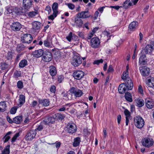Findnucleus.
<instances>
[{
  "label": "nucleus",
  "instance_id": "nucleus-39",
  "mask_svg": "<svg viewBox=\"0 0 154 154\" xmlns=\"http://www.w3.org/2000/svg\"><path fill=\"white\" fill-rule=\"evenodd\" d=\"M14 52L12 51H9L7 53L5 56L6 59L8 60H11L12 59L13 57Z\"/></svg>",
  "mask_w": 154,
  "mask_h": 154
},
{
  "label": "nucleus",
  "instance_id": "nucleus-58",
  "mask_svg": "<svg viewBox=\"0 0 154 154\" xmlns=\"http://www.w3.org/2000/svg\"><path fill=\"white\" fill-rule=\"evenodd\" d=\"M103 62V60L102 59H100L99 60H95L94 62V64H95L98 65L100 63H102Z\"/></svg>",
  "mask_w": 154,
  "mask_h": 154
},
{
  "label": "nucleus",
  "instance_id": "nucleus-25",
  "mask_svg": "<svg viewBox=\"0 0 154 154\" xmlns=\"http://www.w3.org/2000/svg\"><path fill=\"white\" fill-rule=\"evenodd\" d=\"M19 103L17 105L19 107H21L25 102V97L23 94H21L19 96Z\"/></svg>",
  "mask_w": 154,
  "mask_h": 154
},
{
  "label": "nucleus",
  "instance_id": "nucleus-21",
  "mask_svg": "<svg viewBox=\"0 0 154 154\" xmlns=\"http://www.w3.org/2000/svg\"><path fill=\"white\" fill-rule=\"evenodd\" d=\"M138 25V23L137 21H134L129 24V29L131 31H134L137 29Z\"/></svg>",
  "mask_w": 154,
  "mask_h": 154
},
{
  "label": "nucleus",
  "instance_id": "nucleus-32",
  "mask_svg": "<svg viewBox=\"0 0 154 154\" xmlns=\"http://www.w3.org/2000/svg\"><path fill=\"white\" fill-rule=\"evenodd\" d=\"M25 48V46L22 44H19L17 45L16 48V51L18 53L24 50Z\"/></svg>",
  "mask_w": 154,
  "mask_h": 154
},
{
  "label": "nucleus",
  "instance_id": "nucleus-52",
  "mask_svg": "<svg viewBox=\"0 0 154 154\" xmlns=\"http://www.w3.org/2000/svg\"><path fill=\"white\" fill-rule=\"evenodd\" d=\"M44 45L46 47H49L51 45L50 42L48 38L45 40L44 41Z\"/></svg>",
  "mask_w": 154,
  "mask_h": 154
},
{
  "label": "nucleus",
  "instance_id": "nucleus-1",
  "mask_svg": "<svg viewBox=\"0 0 154 154\" xmlns=\"http://www.w3.org/2000/svg\"><path fill=\"white\" fill-rule=\"evenodd\" d=\"M134 122L135 126L139 128H142L144 124L143 119L140 116L135 117L134 119Z\"/></svg>",
  "mask_w": 154,
  "mask_h": 154
},
{
  "label": "nucleus",
  "instance_id": "nucleus-40",
  "mask_svg": "<svg viewBox=\"0 0 154 154\" xmlns=\"http://www.w3.org/2000/svg\"><path fill=\"white\" fill-rule=\"evenodd\" d=\"M52 9L54 13H58V4L57 2L54 3L52 5Z\"/></svg>",
  "mask_w": 154,
  "mask_h": 154
},
{
  "label": "nucleus",
  "instance_id": "nucleus-14",
  "mask_svg": "<svg viewBox=\"0 0 154 154\" xmlns=\"http://www.w3.org/2000/svg\"><path fill=\"white\" fill-rule=\"evenodd\" d=\"M69 91L71 93L74 94L76 97H80L82 95V92L81 90L76 89L73 87L71 88Z\"/></svg>",
  "mask_w": 154,
  "mask_h": 154
},
{
  "label": "nucleus",
  "instance_id": "nucleus-23",
  "mask_svg": "<svg viewBox=\"0 0 154 154\" xmlns=\"http://www.w3.org/2000/svg\"><path fill=\"white\" fill-rule=\"evenodd\" d=\"M145 104L146 107L149 109H152L154 106V102L152 100L149 98L145 100Z\"/></svg>",
  "mask_w": 154,
  "mask_h": 154
},
{
  "label": "nucleus",
  "instance_id": "nucleus-9",
  "mask_svg": "<svg viewBox=\"0 0 154 154\" xmlns=\"http://www.w3.org/2000/svg\"><path fill=\"white\" fill-rule=\"evenodd\" d=\"M10 28L14 31H19L22 28V25L19 22H14L10 25Z\"/></svg>",
  "mask_w": 154,
  "mask_h": 154
},
{
  "label": "nucleus",
  "instance_id": "nucleus-18",
  "mask_svg": "<svg viewBox=\"0 0 154 154\" xmlns=\"http://www.w3.org/2000/svg\"><path fill=\"white\" fill-rule=\"evenodd\" d=\"M32 29L34 32H38L41 26V23L37 21H35L32 23Z\"/></svg>",
  "mask_w": 154,
  "mask_h": 154
},
{
  "label": "nucleus",
  "instance_id": "nucleus-10",
  "mask_svg": "<svg viewBox=\"0 0 154 154\" xmlns=\"http://www.w3.org/2000/svg\"><path fill=\"white\" fill-rule=\"evenodd\" d=\"M91 45L92 47L96 48L99 45L100 42L99 39L97 37L92 38L91 41Z\"/></svg>",
  "mask_w": 154,
  "mask_h": 154
},
{
  "label": "nucleus",
  "instance_id": "nucleus-34",
  "mask_svg": "<svg viewBox=\"0 0 154 154\" xmlns=\"http://www.w3.org/2000/svg\"><path fill=\"white\" fill-rule=\"evenodd\" d=\"M22 121V116H17L14 118V123L16 124H20Z\"/></svg>",
  "mask_w": 154,
  "mask_h": 154
},
{
  "label": "nucleus",
  "instance_id": "nucleus-22",
  "mask_svg": "<svg viewBox=\"0 0 154 154\" xmlns=\"http://www.w3.org/2000/svg\"><path fill=\"white\" fill-rule=\"evenodd\" d=\"M27 12L24 8H14V12L17 15H21L25 14Z\"/></svg>",
  "mask_w": 154,
  "mask_h": 154
},
{
  "label": "nucleus",
  "instance_id": "nucleus-4",
  "mask_svg": "<svg viewBox=\"0 0 154 154\" xmlns=\"http://www.w3.org/2000/svg\"><path fill=\"white\" fill-rule=\"evenodd\" d=\"M52 58V54L51 52L47 50L44 51V54L42 57V59L44 62H49L51 61Z\"/></svg>",
  "mask_w": 154,
  "mask_h": 154
},
{
  "label": "nucleus",
  "instance_id": "nucleus-44",
  "mask_svg": "<svg viewBox=\"0 0 154 154\" xmlns=\"http://www.w3.org/2000/svg\"><path fill=\"white\" fill-rule=\"evenodd\" d=\"M10 145L6 146L3 150H2V154H9L10 153Z\"/></svg>",
  "mask_w": 154,
  "mask_h": 154
},
{
  "label": "nucleus",
  "instance_id": "nucleus-57",
  "mask_svg": "<svg viewBox=\"0 0 154 154\" xmlns=\"http://www.w3.org/2000/svg\"><path fill=\"white\" fill-rule=\"evenodd\" d=\"M43 129V126L41 125L40 124L38 126H37L36 128L35 129V130H38V131H40L42 130Z\"/></svg>",
  "mask_w": 154,
  "mask_h": 154
},
{
  "label": "nucleus",
  "instance_id": "nucleus-54",
  "mask_svg": "<svg viewBox=\"0 0 154 154\" xmlns=\"http://www.w3.org/2000/svg\"><path fill=\"white\" fill-rule=\"evenodd\" d=\"M17 109V108L15 106L11 108L10 111L11 113L13 114H15L16 112Z\"/></svg>",
  "mask_w": 154,
  "mask_h": 154
},
{
  "label": "nucleus",
  "instance_id": "nucleus-45",
  "mask_svg": "<svg viewBox=\"0 0 154 154\" xmlns=\"http://www.w3.org/2000/svg\"><path fill=\"white\" fill-rule=\"evenodd\" d=\"M13 76L15 78H17L19 77H21V74L20 71H16L14 73Z\"/></svg>",
  "mask_w": 154,
  "mask_h": 154
},
{
  "label": "nucleus",
  "instance_id": "nucleus-26",
  "mask_svg": "<svg viewBox=\"0 0 154 154\" xmlns=\"http://www.w3.org/2000/svg\"><path fill=\"white\" fill-rule=\"evenodd\" d=\"M127 88L125 85L123 83L121 84L119 86L118 91L120 94H122L125 93L127 90Z\"/></svg>",
  "mask_w": 154,
  "mask_h": 154
},
{
  "label": "nucleus",
  "instance_id": "nucleus-48",
  "mask_svg": "<svg viewBox=\"0 0 154 154\" xmlns=\"http://www.w3.org/2000/svg\"><path fill=\"white\" fill-rule=\"evenodd\" d=\"M58 14V13H54L53 12V13L51 15L48 17V19L49 20H53L54 18L57 17Z\"/></svg>",
  "mask_w": 154,
  "mask_h": 154
},
{
  "label": "nucleus",
  "instance_id": "nucleus-15",
  "mask_svg": "<svg viewBox=\"0 0 154 154\" xmlns=\"http://www.w3.org/2000/svg\"><path fill=\"white\" fill-rule=\"evenodd\" d=\"M140 54L139 59V63L144 65L146 64L148 60L147 59L146 54L141 52Z\"/></svg>",
  "mask_w": 154,
  "mask_h": 154
},
{
  "label": "nucleus",
  "instance_id": "nucleus-12",
  "mask_svg": "<svg viewBox=\"0 0 154 154\" xmlns=\"http://www.w3.org/2000/svg\"><path fill=\"white\" fill-rule=\"evenodd\" d=\"M139 70L142 75L144 77L148 76L150 72L149 69L146 66L140 67Z\"/></svg>",
  "mask_w": 154,
  "mask_h": 154
},
{
  "label": "nucleus",
  "instance_id": "nucleus-31",
  "mask_svg": "<svg viewBox=\"0 0 154 154\" xmlns=\"http://www.w3.org/2000/svg\"><path fill=\"white\" fill-rule=\"evenodd\" d=\"M54 116L55 120H56L58 121H62L65 117V116L63 114L59 113H56L54 115Z\"/></svg>",
  "mask_w": 154,
  "mask_h": 154
},
{
  "label": "nucleus",
  "instance_id": "nucleus-63",
  "mask_svg": "<svg viewBox=\"0 0 154 154\" xmlns=\"http://www.w3.org/2000/svg\"><path fill=\"white\" fill-rule=\"evenodd\" d=\"M7 119L8 121V122L10 123H14V118L13 119V120H12V119H11L10 117L8 116H7Z\"/></svg>",
  "mask_w": 154,
  "mask_h": 154
},
{
  "label": "nucleus",
  "instance_id": "nucleus-29",
  "mask_svg": "<svg viewBox=\"0 0 154 154\" xmlns=\"http://www.w3.org/2000/svg\"><path fill=\"white\" fill-rule=\"evenodd\" d=\"M133 0H126L123 4V7L125 9L128 8L129 7L132 5Z\"/></svg>",
  "mask_w": 154,
  "mask_h": 154
},
{
  "label": "nucleus",
  "instance_id": "nucleus-51",
  "mask_svg": "<svg viewBox=\"0 0 154 154\" xmlns=\"http://www.w3.org/2000/svg\"><path fill=\"white\" fill-rule=\"evenodd\" d=\"M56 90V88L54 85H51L50 89V91L53 93H55Z\"/></svg>",
  "mask_w": 154,
  "mask_h": 154
},
{
  "label": "nucleus",
  "instance_id": "nucleus-60",
  "mask_svg": "<svg viewBox=\"0 0 154 154\" xmlns=\"http://www.w3.org/2000/svg\"><path fill=\"white\" fill-rule=\"evenodd\" d=\"M45 10L48 11V14H49L51 11V7L49 5H48L46 7Z\"/></svg>",
  "mask_w": 154,
  "mask_h": 154
},
{
  "label": "nucleus",
  "instance_id": "nucleus-13",
  "mask_svg": "<svg viewBox=\"0 0 154 154\" xmlns=\"http://www.w3.org/2000/svg\"><path fill=\"white\" fill-rule=\"evenodd\" d=\"M55 122L54 116H48L45 117L43 120L45 125H50L53 123Z\"/></svg>",
  "mask_w": 154,
  "mask_h": 154
},
{
  "label": "nucleus",
  "instance_id": "nucleus-11",
  "mask_svg": "<svg viewBox=\"0 0 154 154\" xmlns=\"http://www.w3.org/2000/svg\"><path fill=\"white\" fill-rule=\"evenodd\" d=\"M36 133L35 130L29 131L26 135V139L27 140H30L35 138Z\"/></svg>",
  "mask_w": 154,
  "mask_h": 154
},
{
  "label": "nucleus",
  "instance_id": "nucleus-6",
  "mask_svg": "<svg viewBox=\"0 0 154 154\" xmlns=\"http://www.w3.org/2000/svg\"><path fill=\"white\" fill-rule=\"evenodd\" d=\"M141 143L143 146L149 148L152 146L154 141L152 139L149 138H144L142 140Z\"/></svg>",
  "mask_w": 154,
  "mask_h": 154
},
{
  "label": "nucleus",
  "instance_id": "nucleus-30",
  "mask_svg": "<svg viewBox=\"0 0 154 154\" xmlns=\"http://www.w3.org/2000/svg\"><path fill=\"white\" fill-rule=\"evenodd\" d=\"M38 102L39 104H42L45 106H48L49 105L50 101L48 99H39Z\"/></svg>",
  "mask_w": 154,
  "mask_h": 154
},
{
  "label": "nucleus",
  "instance_id": "nucleus-3",
  "mask_svg": "<svg viewBox=\"0 0 154 154\" xmlns=\"http://www.w3.org/2000/svg\"><path fill=\"white\" fill-rule=\"evenodd\" d=\"M65 130L68 133L72 134L76 131L77 128L74 124L69 123L66 126Z\"/></svg>",
  "mask_w": 154,
  "mask_h": 154
},
{
  "label": "nucleus",
  "instance_id": "nucleus-50",
  "mask_svg": "<svg viewBox=\"0 0 154 154\" xmlns=\"http://www.w3.org/2000/svg\"><path fill=\"white\" fill-rule=\"evenodd\" d=\"M19 136V133H17L11 139V142L13 143L17 139V138Z\"/></svg>",
  "mask_w": 154,
  "mask_h": 154
},
{
  "label": "nucleus",
  "instance_id": "nucleus-5",
  "mask_svg": "<svg viewBox=\"0 0 154 154\" xmlns=\"http://www.w3.org/2000/svg\"><path fill=\"white\" fill-rule=\"evenodd\" d=\"M82 63V58L81 57L77 55L74 56L71 62L72 64L75 67L79 66Z\"/></svg>",
  "mask_w": 154,
  "mask_h": 154
},
{
  "label": "nucleus",
  "instance_id": "nucleus-33",
  "mask_svg": "<svg viewBox=\"0 0 154 154\" xmlns=\"http://www.w3.org/2000/svg\"><path fill=\"white\" fill-rule=\"evenodd\" d=\"M7 107L6 103L5 101L0 102V112H3L6 110Z\"/></svg>",
  "mask_w": 154,
  "mask_h": 154
},
{
  "label": "nucleus",
  "instance_id": "nucleus-24",
  "mask_svg": "<svg viewBox=\"0 0 154 154\" xmlns=\"http://www.w3.org/2000/svg\"><path fill=\"white\" fill-rule=\"evenodd\" d=\"M136 105L139 107H141L144 106V102L143 100L140 98H138L135 100Z\"/></svg>",
  "mask_w": 154,
  "mask_h": 154
},
{
  "label": "nucleus",
  "instance_id": "nucleus-2",
  "mask_svg": "<svg viewBox=\"0 0 154 154\" xmlns=\"http://www.w3.org/2000/svg\"><path fill=\"white\" fill-rule=\"evenodd\" d=\"M33 37L29 34H25L21 37V41L24 44H29L33 40Z\"/></svg>",
  "mask_w": 154,
  "mask_h": 154
},
{
  "label": "nucleus",
  "instance_id": "nucleus-17",
  "mask_svg": "<svg viewBox=\"0 0 154 154\" xmlns=\"http://www.w3.org/2000/svg\"><path fill=\"white\" fill-rule=\"evenodd\" d=\"M153 50L152 46L151 45H148L141 52H143V53L146 54H151Z\"/></svg>",
  "mask_w": 154,
  "mask_h": 154
},
{
  "label": "nucleus",
  "instance_id": "nucleus-43",
  "mask_svg": "<svg viewBox=\"0 0 154 154\" xmlns=\"http://www.w3.org/2000/svg\"><path fill=\"white\" fill-rule=\"evenodd\" d=\"M121 78L122 79L124 80H126L128 78H130V77H128V71H126L124 72L122 74Z\"/></svg>",
  "mask_w": 154,
  "mask_h": 154
},
{
  "label": "nucleus",
  "instance_id": "nucleus-8",
  "mask_svg": "<svg viewBox=\"0 0 154 154\" xmlns=\"http://www.w3.org/2000/svg\"><path fill=\"white\" fill-rule=\"evenodd\" d=\"M32 0H23V7L27 12L32 6Z\"/></svg>",
  "mask_w": 154,
  "mask_h": 154
},
{
  "label": "nucleus",
  "instance_id": "nucleus-36",
  "mask_svg": "<svg viewBox=\"0 0 154 154\" xmlns=\"http://www.w3.org/2000/svg\"><path fill=\"white\" fill-rule=\"evenodd\" d=\"M5 9L6 11L5 13L7 14H12L14 12V8L12 7H7L5 8Z\"/></svg>",
  "mask_w": 154,
  "mask_h": 154
},
{
  "label": "nucleus",
  "instance_id": "nucleus-47",
  "mask_svg": "<svg viewBox=\"0 0 154 154\" xmlns=\"http://www.w3.org/2000/svg\"><path fill=\"white\" fill-rule=\"evenodd\" d=\"M1 67L2 70H5L8 67V65L5 63H1Z\"/></svg>",
  "mask_w": 154,
  "mask_h": 154
},
{
  "label": "nucleus",
  "instance_id": "nucleus-37",
  "mask_svg": "<svg viewBox=\"0 0 154 154\" xmlns=\"http://www.w3.org/2000/svg\"><path fill=\"white\" fill-rule=\"evenodd\" d=\"M27 65V61L26 60L23 59L21 60L19 63V66L20 67L23 68Z\"/></svg>",
  "mask_w": 154,
  "mask_h": 154
},
{
  "label": "nucleus",
  "instance_id": "nucleus-7",
  "mask_svg": "<svg viewBox=\"0 0 154 154\" xmlns=\"http://www.w3.org/2000/svg\"><path fill=\"white\" fill-rule=\"evenodd\" d=\"M77 17L79 18H87L89 17L91 14L89 11L88 8H86L85 10L77 14Z\"/></svg>",
  "mask_w": 154,
  "mask_h": 154
},
{
  "label": "nucleus",
  "instance_id": "nucleus-49",
  "mask_svg": "<svg viewBox=\"0 0 154 154\" xmlns=\"http://www.w3.org/2000/svg\"><path fill=\"white\" fill-rule=\"evenodd\" d=\"M65 5H67L69 8L71 10H73L75 7L74 5L71 3H66Z\"/></svg>",
  "mask_w": 154,
  "mask_h": 154
},
{
  "label": "nucleus",
  "instance_id": "nucleus-61",
  "mask_svg": "<svg viewBox=\"0 0 154 154\" xmlns=\"http://www.w3.org/2000/svg\"><path fill=\"white\" fill-rule=\"evenodd\" d=\"M64 79L63 76L60 75L58 77V81L59 83H61Z\"/></svg>",
  "mask_w": 154,
  "mask_h": 154
},
{
  "label": "nucleus",
  "instance_id": "nucleus-42",
  "mask_svg": "<svg viewBox=\"0 0 154 154\" xmlns=\"http://www.w3.org/2000/svg\"><path fill=\"white\" fill-rule=\"evenodd\" d=\"M147 85L150 87L152 88L154 87V78H152L148 80V82L147 83Z\"/></svg>",
  "mask_w": 154,
  "mask_h": 154
},
{
  "label": "nucleus",
  "instance_id": "nucleus-20",
  "mask_svg": "<svg viewBox=\"0 0 154 154\" xmlns=\"http://www.w3.org/2000/svg\"><path fill=\"white\" fill-rule=\"evenodd\" d=\"M44 53L43 50L40 49L33 51L32 52V55L34 57L38 58L41 56L42 57Z\"/></svg>",
  "mask_w": 154,
  "mask_h": 154
},
{
  "label": "nucleus",
  "instance_id": "nucleus-19",
  "mask_svg": "<svg viewBox=\"0 0 154 154\" xmlns=\"http://www.w3.org/2000/svg\"><path fill=\"white\" fill-rule=\"evenodd\" d=\"M128 90H131L133 87V84L132 80L130 78H128L126 80L125 83H123Z\"/></svg>",
  "mask_w": 154,
  "mask_h": 154
},
{
  "label": "nucleus",
  "instance_id": "nucleus-28",
  "mask_svg": "<svg viewBox=\"0 0 154 154\" xmlns=\"http://www.w3.org/2000/svg\"><path fill=\"white\" fill-rule=\"evenodd\" d=\"M81 18L77 17L75 19L74 23L76 25L79 27H82L83 25V21Z\"/></svg>",
  "mask_w": 154,
  "mask_h": 154
},
{
  "label": "nucleus",
  "instance_id": "nucleus-64",
  "mask_svg": "<svg viewBox=\"0 0 154 154\" xmlns=\"http://www.w3.org/2000/svg\"><path fill=\"white\" fill-rule=\"evenodd\" d=\"M37 104V102L35 100H34L31 103V107H34L35 106H36Z\"/></svg>",
  "mask_w": 154,
  "mask_h": 154
},
{
  "label": "nucleus",
  "instance_id": "nucleus-53",
  "mask_svg": "<svg viewBox=\"0 0 154 154\" xmlns=\"http://www.w3.org/2000/svg\"><path fill=\"white\" fill-rule=\"evenodd\" d=\"M124 114L126 116V117H130L131 113L127 109H125L124 112Z\"/></svg>",
  "mask_w": 154,
  "mask_h": 154
},
{
  "label": "nucleus",
  "instance_id": "nucleus-59",
  "mask_svg": "<svg viewBox=\"0 0 154 154\" xmlns=\"http://www.w3.org/2000/svg\"><path fill=\"white\" fill-rule=\"evenodd\" d=\"M10 138V137L9 136H7L5 137V136L3 137V139H4L5 140L4 141V143H6L7 142L9 139Z\"/></svg>",
  "mask_w": 154,
  "mask_h": 154
},
{
  "label": "nucleus",
  "instance_id": "nucleus-62",
  "mask_svg": "<svg viewBox=\"0 0 154 154\" xmlns=\"http://www.w3.org/2000/svg\"><path fill=\"white\" fill-rule=\"evenodd\" d=\"M138 91L141 94H143V90L141 85H139L138 86Z\"/></svg>",
  "mask_w": 154,
  "mask_h": 154
},
{
  "label": "nucleus",
  "instance_id": "nucleus-35",
  "mask_svg": "<svg viewBox=\"0 0 154 154\" xmlns=\"http://www.w3.org/2000/svg\"><path fill=\"white\" fill-rule=\"evenodd\" d=\"M125 97L126 100L129 102L132 101V96L130 93L127 92L125 93Z\"/></svg>",
  "mask_w": 154,
  "mask_h": 154
},
{
  "label": "nucleus",
  "instance_id": "nucleus-46",
  "mask_svg": "<svg viewBox=\"0 0 154 154\" xmlns=\"http://www.w3.org/2000/svg\"><path fill=\"white\" fill-rule=\"evenodd\" d=\"M17 86L19 89H21L23 87V82L22 81H19L17 83Z\"/></svg>",
  "mask_w": 154,
  "mask_h": 154
},
{
  "label": "nucleus",
  "instance_id": "nucleus-16",
  "mask_svg": "<svg viewBox=\"0 0 154 154\" xmlns=\"http://www.w3.org/2000/svg\"><path fill=\"white\" fill-rule=\"evenodd\" d=\"M84 72L80 70L76 71L73 74V76L75 79L79 80L84 76Z\"/></svg>",
  "mask_w": 154,
  "mask_h": 154
},
{
  "label": "nucleus",
  "instance_id": "nucleus-27",
  "mask_svg": "<svg viewBox=\"0 0 154 154\" xmlns=\"http://www.w3.org/2000/svg\"><path fill=\"white\" fill-rule=\"evenodd\" d=\"M49 73L50 75L54 76H55L57 73V70L56 67L53 66H50L49 67Z\"/></svg>",
  "mask_w": 154,
  "mask_h": 154
},
{
  "label": "nucleus",
  "instance_id": "nucleus-55",
  "mask_svg": "<svg viewBox=\"0 0 154 154\" xmlns=\"http://www.w3.org/2000/svg\"><path fill=\"white\" fill-rule=\"evenodd\" d=\"M73 35L72 32H70L68 35L66 37V38L69 42H70L72 39Z\"/></svg>",
  "mask_w": 154,
  "mask_h": 154
},
{
  "label": "nucleus",
  "instance_id": "nucleus-41",
  "mask_svg": "<svg viewBox=\"0 0 154 154\" xmlns=\"http://www.w3.org/2000/svg\"><path fill=\"white\" fill-rule=\"evenodd\" d=\"M35 11H32L27 13V15L29 17H32L35 16L36 14H38L37 10H35Z\"/></svg>",
  "mask_w": 154,
  "mask_h": 154
},
{
  "label": "nucleus",
  "instance_id": "nucleus-38",
  "mask_svg": "<svg viewBox=\"0 0 154 154\" xmlns=\"http://www.w3.org/2000/svg\"><path fill=\"white\" fill-rule=\"evenodd\" d=\"M74 142L73 143V146L74 147H76L79 145L81 141L80 138L79 137H77L74 139Z\"/></svg>",
  "mask_w": 154,
  "mask_h": 154
},
{
  "label": "nucleus",
  "instance_id": "nucleus-56",
  "mask_svg": "<svg viewBox=\"0 0 154 154\" xmlns=\"http://www.w3.org/2000/svg\"><path fill=\"white\" fill-rule=\"evenodd\" d=\"M114 71V69L113 68L112 66L111 65H110L108 67V69L107 70V72H112Z\"/></svg>",
  "mask_w": 154,
  "mask_h": 154
}]
</instances>
